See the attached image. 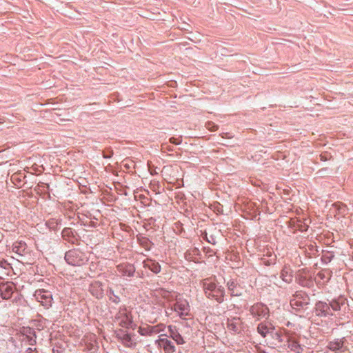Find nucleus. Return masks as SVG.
I'll list each match as a JSON object with an SVG mask.
<instances>
[{
    "label": "nucleus",
    "mask_w": 353,
    "mask_h": 353,
    "mask_svg": "<svg viewBox=\"0 0 353 353\" xmlns=\"http://www.w3.org/2000/svg\"><path fill=\"white\" fill-rule=\"evenodd\" d=\"M65 259L68 264L80 265L83 260L82 253L79 250H70L66 252Z\"/></svg>",
    "instance_id": "f257e3e1"
},
{
    "label": "nucleus",
    "mask_w": 353,
    "mask_h": 353,
    "mask_svg": "<svg viewBox=\"0 0 353 353\" xmlns=\"http://www.w3.org/2000/svg\"><path fill=\"white\" fill-rule=\"evenodd\" d=\"M34 296L37 301L40 302L43 305H50L52 294L50 292L45 290H38L35 292Z\"/></svg>",
    "instance_id": "f03ea898"
},
{
    "label": "nucleus",
    "mask_w": 353,
    "mask_h": 353,
    "mask_svg": "<svg viewBox=\"0 0 353 353\" xmlns=\"http://www.w3.org/2000/svg\"><path fill=\"white\" fill-rule=\"evenodd\" d=\"M174 310L181 316H187L189 314L190 307L186 300L181 298L176 299V303L174 306Z\"/></svg>",
    "instance_id": "7ed1b4c3"
},
{
    "label": "nucleus",
    "mask_w": 353,
    "mask_h": 353,
    "mask_svg": "<svg viewBox=\"0 0 353 353\" xmlns=\"http://www.w3.org/2000/svg\"><path fill=\"white\" fill-rule=\"evenodd\" d=\"M159 345L163 347L166 353H172L174 352V347L171 342L167 339H161L159 341Z\"/></svg>",
    "instance_id": "20e7f679"
},
{
    "label": "nucleus",
    "mask_w": 353,
    "mask_h": 353,
    "mask_svg": "<svg viewBox=\"0 0 353 353\" xmlns=\"http://www.w3.org/2000/svg\"><path fill=\"white\" fill-rule=\"evenodd\" d=\"M203 288L205 292V294H208V296L211 295V294H210L211 292H214V291L215 292H216L215 290V288H216L215 283L210 279H205L203 281Z\"/></svg>",
    "instance_id": "39448f33"
},
{
    "label": "nucleus",
    "mask_w": 353,
    "mask_h": 353,
    "mask_svg": "<svg viewBox=\"0 0 353 353\" xmlns=\"http://www.w3.org/2000/svg\"><path fill=\"white\" fill-rule=\"evenodd\" d=\"M145 265L148 266L154 273H158L160 272L161 267L157 263L148 262Z\"/></svg>",
    "instance_id": "423d86ee"
},
{
    "label": "nucleus",
    "mask_w": 353,
    "mask_h": 353,
    "mask_svg": "<svg viewBox=\"0 0 353 353\" xmlns=\"http://www.w3.org/2000/svg\"><path fill=\"white\" fill-rule=\"evenodd\" d=\"M171 336L178 344H183L184 343L183 339L181 337V334L171 330Z\"/></svg>",
    "instance_id": "0eeeda50"
},
{
    "label": "nucleus",
    "mask_w": 353,
    "mask_h": 353,
    "mask_svg": "<svg viewBox=\"0 0 353 353\" xmlns=\"http://www.w3.org/2000/svg\"><path fill=\"white\" fill-rule=\"evenodd\" d=\"M281 278L285 282H290L291 281V274L289 270L286 268L283 269L281 272Z\"/></svg>",
    "instance_id": "6e6552de"
},
{
    "label": "nucleus",
    "mask_w": 353,
    "mask_h": 353,
    "mask_svg": "<svg viewBox=\"0 0 353 353\" xmlns=\"http://www.w3.org/2000/svg\"><path fill=\"white\" fill-rule=\"evenodd\" d=\"M1 290H5L8 292V294H4L3 295V298L4 299H8L10 296V294L12 293V288L11 285H3L2 287H1Z\"/></svg>",
    "instance_id": "1a4fd4ad"
},
{
    "label": "nucleus",
    "mask_w": 353,
    "mask_h": 353,
    "mask_svg": "<svg viewBox=\"0 0 353 353\" xmlns=\"http://www.w3.org/2000/svg\"><path fill=\"white\" fill-rule=\"evenodd\" d=\"M162 296L165 298V299H167L168 300H170L171 298H173V297H177V296L176 295V294L174 292H168V291H163V293H162Z\"/></svg>",
    "instance_id": "9d476101"
},
{
    "label": "nucleus",
    "mask_w": 353,
    "mask_h": 353,
    "mask_svg": "<svg viewBox=\"0 0 353 353\" xmlns=\"http://www.w3.org/2000/svg\"><path fill=\"white\" fill-rule=\"evenodd\" d=\"M259 332L263 336H265L266 334L269 332V329L265 327L263 325H260L258 327Z\"/></svg>",
    "instance_id": "9b49d317"
},
{
    "label": "nucleus",
    "mask_w": 353,
    "mask_h": 353,
    "mask_svg": "<svg viewBox=\"0 0 353 353\" xmlns=\"http://www.w3.org/2000/svg\"><path fill=\"white\" fill-rule=\"evenodd\" d=\"M207 128L211 131H216L218 129L217 125L211 122L208 123Z\"/></svg>",
    "instance_id": "f8f14e48"
},
{
    "label": "nucleus",
    "mask_w": 353,
    "mask_h": 353,
    "mask_svg": "<svg viewBox=\"0 0 353 353\" xmlns=\"http://www.w3.org/2000/svg\"><path fill=\"white\" fill-rule=\"evenodd\" d=\"M341 347V345L340 343H332L330 345V348L332 350H339Z\"/></svg>",
    "instance_id": "ddd939ff"
},
{
    "label": "nucleus",
    "mask_w": 353,
    "mask_h": 353,
    "mask_svg": "<svg viewBox=\"0 0 353 353\" xmlns=\"http://www.w3.org/2000/svg\"><path fill=\"white\" fill-rule=\"evenodd\" d=\"M131 338L129 335H125L123 338V341L125 344L128 346H130L132 345V343L130 342Z\"/></svg>",
    "instance_id": "4468645a"
},
{
    "label": "nucleus",
    "mask_w": 353,
    "mask_h": 353,
    "mask_svg": "<svg viewBox=\"0 0 353 353\" xmlns=\"http://www.w3.org/2000/svg\"><path fill=\"white\" fill-rule=\"evenodd\" d=\"M330 305H331V307H332V309L334 310H340L339 303H337V302H332Z\"/></svg>",
    "instance_id": "2eb2a0df"
},
{
    "label": "nucleus",
    "mask_w": 353,
    "mask_h": 353,
    "mask_svg": "<svg viewBox=\"0 0 353 353\" xmlns=\"http://www.w3.org/2000/svg\"><path fill=\"white\" fill-rule=\"evenodd\" d=\"M134 272V268L132 266L129 267V270L125 272L128 276H132Z\"/></svg>",
    "instance_id": "dca6fc26"
},
{
    "label": "nucleus",
    "mask_w": 353,
    "mask_h": 353,
    "mask_svg": "<svg viewBox=\"0 0 353 353\" xmlns=\"http://www.w3.org/2000/svg\"><path fill=\"white\" fill-rule=\"evenodd\" d=\"M170 141L174 144H179L180 143V141H178L175 138H171L170 139Z\"/></svg>",
    "instance_id": "f3484780"
},
{
    "label": "nucleus",
    "mask_w": 353,
    "mask_h": 353,
    "mask_svg": "<svg viewBox=\"0 0 353 353\" xmlns=\"http://www.w3.org/2000/svg\"><path fill=\"white\" fill-rule=\"evenodd\" d=\"M13 250H15L16 252H18V250H19L18 246L17 245H14L13 247Z\"/></svg>",
    "instance_id": "a211bd4d"
},
{
    "label": "nucleus",
    "mask_w": 353,
    "mask_h": 353,
    "mask_svg": "<svg viewBox=\"0 0 353 353\" xmlns=\"http://www.w3.org/2000/svg\"><path fill=\"white\" fill-rule=\"evenodd\" d=\"M321 306H323V303H318V304H317V307H318L319 308H320Z\"/></svg>",
    "instance_id": "6ab92c4d"
},
{
    "label": "nucleus",
    "mask_w": 353,
    "mask_h": 353,
    "mask_svg": "<svg viewBox=\"0 0 353 353\" xmlns=\"http://www.w3.org/2000/svg\"><path fill=\"white\" fill-rule=\"evenodd\" d=\"M19 244H20V246H21V247H23V244H21V243H19Z\"/></svg>",
    "instance_id": "aec40b11"
}]
</instances>
